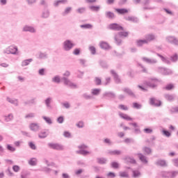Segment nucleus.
I'll use <instances>...</instances> for the list:
<instances>
[{"instance_id":"412c9836","label":"nucleus","mask_w":178,"mask_h":178,"mask_svg":"<svg viewBox=\"0 0 178 178\" xmlns=\"http://www.w3.org/2000/svg\"><path fill=\"white\" fill-rule=\"evenodd\" d=\"M48 134H49V130L47 129L46 131H42L39 134V138H47L48 137Z\"/></svg>"},{"instance_id":"f8f14e48","label":"nucleus","mask_w":178,"mask_h":178,"mask_svg":"<svg viewBox=\"0 0 178 178\" xmlns=\"http://www.w3.org/2000/svg\"><path fill=\"white\" fill-rule=\"evenodd\" d=\"M111 74L113 76L115 82L117 84H120V83H122V81L120 80V78L119 77V75L118 74V73H116V72L115 70H111Z\"/></svg>"},{"instance_id":"a211bd4d","label":"nucleus","mask_w":178,"mask_h":178,"mask_svg":"<svg viewBox=\"0 0 178 178\" xmlns=\"http://www.w3.org/2000/svg\"><path fill=\"white\" fill-rule=\"evenodd\" d=\"M44 104H45L46 107L47 108V109H51L52 106L51 105V104H52V97H47L44 100Z\"/></svg>"},{"instance_id":"c85d7f7f","label":"nucleus","mask_w":178,"mask_h":178,"mask_svg":"<svg viewBox=\"0 0 178 178\" xmlns=\"http://www.w3.org/2000/svg\"><path fill=\"white\" fill-rule=\"evenodd\" d=\"M120 117L122 119H124V120H128V121H131L133 120V118H131L130 116H129L127 114H124L123 113H119Z\"/></svg>"},{"instance_id":"8fccbe9b","label":"nucleus","mask_w":178,"mask_h":178,"mask_svg":"<svg viewBox=\"0 0 178 178\" xmlns=\"http://www.w3.org/2000/svg\"><path fill=\"white\" fill-rule=\"evenodd\" d=\"M165 98L168 101H173V99H175V95H165Z\"/></svg>"},{"instance_id":"2eb2a0df","label":"nucleus","mask_w":178,"mask_h":178,"mask_svg":"<svg viewBox=\"0 0 178 178\" xmlns=\"http://www.w3.org/2000/svg\"><path fill=\"white\" fill-rule=\"evenodd\" d=\"M6 101L10 104H12L15 106H19V100L17 99H12L9 97H6Z\"/></svg>"},{"instance_id":"79ce46f5","label":"nucleus","mask_w":178,"mask_h":178,"mask_svg":"<svg viewBox=\"0 0 178 178\" xmlns=\"http://www.w3.org/2000/svg\"><path fill=\"white\" fill-rule=\"evenodd\" d=\"M29 164L31 166H36L37 165V159L36 158H31L29 161Z\"/></svg>"},{"instance_id":"423d86ee","label":"nucleus","mask_w":178,"mask_h":178,"mask_svg":"<svg viewBox=\"0 0 178 178\" xmlns=\"http://www.w3.org/2000/svg\"><path fill=\"white\" fill-rule=\"evenodd\" d=\"M157 72L161 74H163L164 76H169V74H173V71H172V70L162 67H157Z\"/></svg>"},{"instance_id":"ea45409f","label":"nucleus","mask_w":178,"mask_h":178,"mask_svg":"<svg viewBox=\"0 0 178 178\" xmlns=\"http://www.w3.org/2000/svg\"><path fill=\"white\" fill-rule=\"evenodd\" d=\"M124 92H126L128 94V95H130L131 97H136V95H134V92L130 89V88H124L123 90Z\"/></svg>"},{"instance_id":"680f3d73","label":"nucleus","mask_w":178,"mask_h":178,"mask_svg":"<svg viewBox=\"0 0 178 178\" xmlns=\"http://www.w3.org/2000/svg\"><path fill=\"white\" fill-rule=\"evenodd\" d=\"M83 97L85 99H92V95H88L87 93H84L83 95Z\"/></svg>"},{"instance_id":"7ed1b4c3","label":"nucleus","mask_w":178,"mask_h":178,"mask_svg":"<svg viewBox=\"0 0 178 178\" xmlns=\"http://www.w3.org/2000/svg\"><path fill=\"white\" fill-rule=\"evenodd\" d=\"M128 36H129V32L120 31V32H118V33L115 34L114 40L115 41V43L118 45H122V39H120V38L128 37Z\"/></svg>"},{"instance_id":"0eeeda50","label":"nucleus","mask_w":178,"mask_h":178,"mask_svg":"<svg viewBox=\"0 0 178 178\" xmlns=\"http://www.w3.org/2000/svg\"><path fill=\"white\" fill-rule=\"evenodd\" d=\"M108 29L110 30H113L114 31H123V30H124L123 26L119 25V24L117 23L111 24L108 26Z\"/></svg>"},{"instance_id":"37998d69","label":"nucleus","mask_w":178,"mask_h":178,"mask_svg":"<svg viewBox=\"0 0 178 178\" xmlns=\"http://www.w3.org/2000/svg\"><path fill=\"white\" fill-rule=\"evenodd\" d=\"M72 7H67L65 9L64 12L62 13L63 16H67L70 12H72Z\"/></svg>"},{"instance_id":"5fc2aeb1","label":"nucleus","mask_w":178,"mask_h":178,"mask_svg":"<svg viewBox=\"0 0 178 178\" xmlns=\"http://www.w3.org/2000/svg\"><path fill=\"white\" fill-rule=\"evenodd\" d=\"M143 151L144 152H145V154H147V155H149V154H151L152 152V150L151 149V148L148 147H145L143 148Z\"/></svg>"},{"instance_id":"69168bd1","label":"nucleus","mask_w":178,"mask_h":178,"mask_svg":"<svg viewBox=\"0 0 178 178\" xmlns=\"http://www.w3.org/2000/svg\"><path fill=\"white\" fill-rule=\"evenodd\" d=\"M119 109H122V111H129V108L127 106H124L123 104H120L118 106Z\"/></svg>"},{"instance_id":"a19ab883","label":"nucleus","mask_w":178,"mask_h":178,"mask_svg":"<svg viewBox=\"0 0 178 178\" xmlns=\"http://www.w3.org/2000/svg\"><path fill=\"white\" fill-rule=\"evenodd\" d=\"M67 2V0H58V1H55L54 2V6H59V5H60V3H66Z\"/></svg>"},{"instance_id":"864d4df0","label":"nucleus","mask_w":178,"mask_h":178,"mask_svg":"<svg viewBox=\"0 0 178 178\" xmlns=\"http://www.w3.org/2000/svg\"><path fill=\"white\" fill-rule=\"evenodd\" d=\"M95 84H97V86H101V84H102V81L101 80V78L95 77Z\"/></svg>"},{"instance_id":"58836bf2","label":"nucleus","mask_w":178,"mask_h":178,"mask_svg":"<svg viewBox=\"0 0 178 178\" xmlns=\"http://www.w3.org/2000/svg\"><path fill=\"white\" fill-rule=\"evenodd\" d=\"M52 83H56V84H59L60 83V76L59 75L55 76L51 79Z\"/></svg>"},{"instance_id":"7c9ffc66","label":"nucleus","mask_w":178,"mask_h":178,"mask_svg":"<svg viewBox=\"0 0 178 178\" xmlns=\"http://www.w3.org/2000/svg\"><path fill=\"white\" fill-rule=\"evenodd\" d=\"M76 154H78L79 155H83V156H86V155L90 154V152L86 149H79L76 151Z\"/></svg>"},{"instance_id":"dca6fc26","label":"nucleus","mask_w":178,"mask_h":178,"mask_svg":"<svg viewBox=\"0 0 178 178\" xmlns=\"http://www.w3.org/2000/svg\"><path fill=\"white\" fill-rule=\"evenodd\" d=\"M31 131H38L40 130V124L38 123H31L29 125Z\"/></svg>"},{"instance_id":"0e129e2a","label":"nucleus","mask_w":178,"mask_h":178,"mask_svg":"<svg viewBox=\"0 0 178 178\" xmlns=\"http://www.w3.org/2000/svg\"><path fill=\"white\" fill-rule=\"evenodd\" d=\"M79 149H88V147L86 144H81L78 146Z\"/></svg>"},{"instance_id":"5701e85b","label":"nucleus","mask_w":178,"mask_h":178,"mask_svg":"<svg viewBox=\"0 0 178 178\" xmlns=\"http://www.w3.org/2000/svg\"><path fill=\"white\" fill-rule=\"evenodd\" d=\"M124 19L127 22H132L133 23H138V18H137L136 17L128 16V17H124Z\"/></svg>"},{"instance_id":"20e7f679","label":"nucleus","mask_w":178,"mask_h":178,"mask_svg":"<svg viewBox=\"0 0 178 178\" xmlns=\"http://www.w3.org/2000/svg\"><path fill=\"white\" fill-rule=\"evenodd\" d=\"M74 43L70 40H66L63 42V49L66 52H69L71 49H73Z\"/></svg>"},{"instance_id":"e2e57ef3","label":"nucleus","mask_w":178,"mask_h":178,"mask_svg":"<svg viewBox=\"0 0 178 178\" xmlns=\"http://www.w3.org/2000/svg\"><path fill=\"white\" fill-rule=\"evenodd\" d=\"M38 74L40 76H45V68H41L38 70Z\"/></svg>"},{"instance_id":"4d7b16f0","label":"nucleus","mask_w":178,"mask_h":178,"mask_svg":"<svg viewBox=\"0 0 178 178\" xmlns=\"http://www.w3.org/2000/svg\"><path fill=\"white\" fill-rule=\"evenodd\" d=\"M32 118H35V113H30L25 115V119H31Z\"/></svg>"},{"instance_id":"bb28decb","label":"nucleus","mask_w":178,"mask_h":178,"mask_svg":"<svg viewBox=\"0 0 178 178\" xmlns=\"http://www.w3.org/2000/svg\"><path fill=\"white\" fill-rule=\"evenodd\" d=\"M97 161L99 165H105L106 164V162H108V159L104 157H99L97 159Z\"/></svg>"},{"instance_id":"2f4dec72","label":"nucleus","mask_w":178,"mask_h":178,"mask_svg":"<svg viewBox=\"0 0 178 178\" xmlns=\"http://www.w3.org/2000/svg\"><path fill=\"white\" fill-rule=\"evenodd\" d=\"M15 118V117L13 116V113H10L8 115H5L4 116V120L5 122H12V120H13V119Z\"/></svg>"},{"instance_id":"49530a36","label":"nucleus","mask_w":178,"mask_h":178,"mask_svg":"<svg viewBox=\"0 0 178 178\" xmlns=\"http://www.w3.org/2000/svg\"><path fill=\"white\" fill-rule=\"evenodd\" d=\"M170 60L172 62L176 63L178 60V55L177 54H175L174 55L170 56Z\"/></svg>"},{"instance_id":"603ef678","label":"nucleus","mask_w":178,"mask_h":178,"mask_svg":"<svg viewBox=\"0 0 178 178\" xmlns=\"http://www.w3.org/2000/svg\"><path fill=\"white\" fill-rule=\"evenodd\" d=\"M89 51H90V53L92 55H95V54L97 52V49H95V47H94V46L89 47Z\"/></svg>"},{"instance_id":"cd10ccee","label":"nucleus","mask_w":178,"mask_h":178,"mask_svg":"<svg viewBox=\"0 0 178 178\" xmlns=\"http://www.w3.org/2000/svg\"><path fill=\"white\" fill-rule=\"evenodd\" d=\"M99 47L102 49H109V44L106 42L101 41L99 42Z\"/></svg>"},{"instance_id":"3c124183","label":"nucleus","mask_w":178,"mask_h":178,"mask_svg":"<svg viewBox=\"0 0 178 178\" xmlns=\"http://www.w3.org/2000/svg\"><path fill=\"white\" fill-rule=\"evenodd\" d=\"M81 29H92L91 24H86L80 26Z\"/></svg>"},{"instance_id":"39448f33","label":"nucleus","mask_w":178,"mask_h":178,"mask_svg":"<svg viewBox=\"0 0 178 178\" xmlns=\"http://www.w3.org/2000/svg\"><path fill=\"white\" fill-rule=\"evenodd\" d=\"M159 81H161L156 78H152L150 79V81L145 83V86H147V87H150V88H155V87L158 86Z\"/></svg>"},{"instance_id":"c9c22d12","label":"nucleus","mask_w":178,"mask_h":178,"mask_svg":"<svg viewBox=\"0 0 178 178\" xmlns=\"http://www.w3.org/2000/svg\"><path fill=\"white\" fill-rule=\"evenodd\" d=\"M89 9L92 12H99V9H101V6H90Z\"/></svg>"},{"instance_id":"4468645a","label":"nucleus","mask_w":178,"mask_h":178,"mask_svg":"<svg viewBox=\"0 0 178 178\" xmlns=\"http://www.w3.org/2000/svg\"><path fill=\"white\" fill-rule=\"evenodd\" d=\"M149 104L152 106H161V105L162 104V102L159 100L156 99L154 97H152L149 99Z\"/></svg>"},{"instance_id":"4c0bfd02","label":"nucleus","mask_w":178,"mask_h":178,"mask_svg":"<svg viewBox=\"0 0 178 178\" xmlns=\"http://www.w3.org/2000/svg\"><path fill=\"white\" fill-rule=\"evenodd\" d=\"M42 17H43V19H48V17H49V10L44 9L42 12Z\"/></svg>"},{"instance_id":"a18cd8bd","label":"nucleus","mask_w":178,"mask_h":178,"mask_svg":"<svg viewBox=\"0 0 178 178\" xmlns=\"http://www.w3.org/2000/svg\"><path fill=\"white\" fill-rule=\"evenodd\" d=\"M132 173L133 177L134 178L140 177V176H141V172H140V171L138 170H133Z\"/></svg>"},{"instance_id":"f257e3e1","label":"nucleus","mask_w":178,"mask_h":178,"mask_svg":"<svg viewBox=\"0 0 178 178\" xmlns=\"http://www.w3.org/2000/svg\"><path fill=\"white\" fill-rule=\"evenodd\" d=\"M63 76H64V77L62 78V80L65 86H68V87H70V88H78L76 84L72 82V81H70L69 79L66 78L70 76V71H65V72L63 74Z\"/></svg>"},{"instance_id":"b1692460","label":"nucleus","mask_w":178,"mask_h":178,"mask_svg":"<svg viewBox=\"0 0 178 178\" xmlns=\"http://www.w3.org/2000/svg\"><path fill=\"white\" fill-rule=\"evenodd\" d=\"M38 59H48V53L40 51L38 53Z\"/></svg>"},{"instance_id":"774afa93","label":"nucleus","mask_w":178,"mask_h":178,"mask_svg":"<svg viewBox=\"0 0 178 178\" xmlns=\"http://www.w3.org/2000/svg\"><path fill=\"white\" fill-rule=\"evenodd\" d=\"M29 147H30L31 149H37V147L35 146V145L34 144V143H33V142H29Z\"/></svg>"},{"instance_id":"f3484780","label":"nucleus","mask_w":178,"mask_h":178,"mask_svg":"<svg viewBox=\"0 0 178 178\" xmlns=\"http://www.w3.org/2000/svg\"><path fill=\"white\" fill-rule=\"evenodd\" d=\"M145 38L147 43L149 44V42H151V41H154V40L156 38V36H155L154 34H148L145 35Z\"/></svg>"},{"instance_id":"09e8293b","label":"nucleus","mask_w":178,"mask_h":178,"mask_svg":"<svg viewBox=\"0 0 178 178\" xmlns=\"http://www.w3.org/2000/svg\"><path fill=\"white\" fill-rule=\"evenodd\" d=\"M133 108H134L135 109H141L143 108V105L137 102H134L133 103Z\"/></svg>"},{"instance_id":"9b49d317","label":"nucleus","mask_w":178,"mask_h":178,"mask_svg":"<svg viewBox=\"0 0 178 178\" xmlns=\"http://www.w3.org/2000/svg\"><path fill=\"white\" fill-rule=\"evenodd\" d=\"M22 31H24L26 33H31L32 34H34V33H37V30L34 26H29V25H25Z\"/></svg>"},{"instance_id":"e433bc0d","label":"nucleus","mask_w":178,"mask_h":178,"mask_svg":"<svg viewBox=\"0 0 178 178\" xmlns=\"http://www.w3.org/2000/svg\"><path fill=\"white\" fill-rule=\"evenodd\" d=\"M108 154L110 155H122V151L120 150H108Z\"/></svg>"},{"instance_id":"de8ad7c7","label":"nucleus","mask_w":178,"mask_h":178,"mask_svg":"<svg viewBox=\"0 0 178 178\" xmlns=\"http://www.w3.org/2000/svg\"><path fill=\"white\" fill-rule=\"evenodd\" d=\"M42 119L47 123V124H52V120L50 118L42 116Z\"/></svg>"},{"instance_id":"393cba45","label":"nucleus","mask_w":178,"mask_h":178,"mask_svg":"<svg viewBox=\"0 0 178 178\" xmlns=\"http://www.w3.org/2000/svg\"><path fill=\"white\" fill-rule=\"evenodd\" d=\"M157 56H159V58H161L162 62H163V63H166L167 65H170V60H169V58L164 57L163 56L157 54Z\"/></svg>"},{"instance_id":"f704fd0d","label":"nucleus","mask_w":178,"mask_h":178,"mask_svg":"<svg viewBox=\"0 0 178 178\" xmlns=\"http://www.w3.org/2000/svg\"><path fill=\"white\" fill-rule=\"evenodd\" d=\"M105 16L107 19H115V13L111 12V11H107L105 13Z\"/></svg>"},{"instance_id":"473e14b6","label":"nucleus","mask_w":178,"mask_h":178,"mask_svg":"<svg viewBox=\"0 0 178 178\" xmlns=\"http://www.w3.org/2000/svg\"><path fill=\"white\" fill-rule=\"evenodd\" d=\"M147 44L148 43H147V41L145 40V39L136 40L137 47H143V45H145Z\"/></svg>"},{"instance_id":"13d9d810","label":"nucleus","mask_w":178,"mask_h":178,"mask_svg":"<svg viewBox=\"0 0 178 178\" xmlns=\"http://www.w3.org/2000/svg\"><path fill=\"white\" fill-rule=\"evenodd\" d=\"M119 176L120 177H127V178H129V174L127 173V172H119Z\"/></svg>"},{"instance_id":"f03ea898","label":"nucleus","mask_w":178,"mask_h":178,"mask_svg":"<svg viewBox=\"0 0 178 178\" xmlns=\"http://www.w3.org/2000/svg\"><path fill=\"white\" fill-rule=\"evenodd\" d=\"M4 54H7V55H19V49L17 46L13 44L8 47L4 51Z\"/></svg>"},{"instance_id":"052dcab7","label":"nucleus","mask_w":178,"mask_h":178,"mask_svg":"<svg viewBox=\"0 0 178 178\" xmlns=\"http://www.w3.org/2000/svg\"><path fill=\"white\" fill-rule=\"evenodd\" d=\"M51 171H52V169L48 167H43L42 169V172H45V173H51Z\"/></svg>"},{"instance_id":"4be33fe9","label":"nucleus","mask_w":178,"mask_h":178,"mask_svg":"<svg viewBox=\"0 0 178 178\" xmlns=\"http://www.w3.org/2000/svg\"><path fill=\"white\" fill-rule=\"evenodd\" d=\"M140 161L143 163H148V160H147V156H144V154H141V153H138L137 154Z\"/></svg>"},{"instance_id":"6e6552de","label":"nucleus","mask_w":178,"mask_h":178,"mask_svg":"<svg viewBox=\"0 0 178 178\" xmlns=\"http://www.w3.org/2000/svg\"><path fill=\"white\" fill-rule=\"evenodd\" d=\"M178 175V171H164L162 172L161 175L163 177H176Z\"/></svg>"},{"instance_id":"ddd939ff","label":"nucleus","mask_w":178,"mask_h":178,"mask_svg":"<svg viewBox=\"0 0 178 178\" xmlns=\"http://www.w3.org/2000/svg\"><path fill=\"white\" fill-rule=\"evenodd\" d=\"M142 60L145 62V63H149V65H155V63H158V60L155 58H148L147 57H143Z\"/></svg>"},{"instance_id":"1a4fd4ad","label":"nucleus","mask_w":178,"mask_h":178,"mask_svg":"<svg viewBox=\"0 0 178 178\" xmlns=\"http://www.w3.org/2000/svg\"><path fill=\"white\" fill-rule=\"evenodd\" d=\"M48 147L51 148V149H56L57 151H63L64 149L63 145L59 143H48Z\"/></svg>"},{"instance_id":"aec40b11","label":"nucleus","mask_w":178,"mask_h":178,"mask_svg":"<svg viewBox=\"0 0 178 178\" xmlns=\"http://www.w3.org/2000/svg\"><path fill=\"white\" fill-rule=\"evenodd\" d=\"M103 97L104 98H115L116 97V95L115 93H113V92H106L103 94Z\"/></svg>"},{"instance_id":"c756f323","label":"nucleus","mask_w":178,"mask_h":178,"mask_svg":"<svg viewBox=\"0 0 178 178\" xmlns=\"http://www.w3.org/2000/svg\"><path fill=\"white\" fill-rule=\"evenodd\" d=\"M124 160L126 161V162H128L129 163H132V164L136 163V159H134V158L131 156H126L124 158Z\"/></svg>"},{"instance_id":"6e6d98bb","label":"nucleus","mask_w":178,"mask_h":178,"mask_svg":"<svg viewBox=\"0 0 178 178\" xmlns=\"http://www.w3.org/2000/svg\"><path fill=\"white\" fill-rule=\"evenodd\" d=\"M86 10V7L79 8L76 10L77 13H80L81 15L85 13Z\"/></svg>"},{"instance_id":"9d476101","label":"nucleus","mask_w":178,"mask_h":178,"mask_svg":"<svg viewBox=\"0 0 178 178\" xmlns=\"http://www.w3.org/2000/svg\"><path fill=\"white\" fill-rule=\"evenodd\" d=\"M167 42L169 44H172L173 45H177L178 47V39L175 36H167L165 38Z\"/></svg>"},{"instance_id":"c03bdc74","label":"nucleus","mask_w":178,"mask_h":178,"mask_svg":"<svg viewBox=\"0 0 178 178\" xmlns=\"http://www.w3.org/2000/svg\"><path fill=\"white\" fill-rule=\"evenodd\" d=\"M100 93H101V89H98V88L92 89V91H91L92 95H98Z\"/></svg>"},{"instance_id":"a878e982","label":"nucleus","mask_w":178,"mask_h":178,"mask_svg":"<svg viewBox=\"0 0 178 178\" xmlns=\"http://www.w3.org/2000/svg\"><path fill=\"white\" fill-rule=\"evenodd\" d=\"M31 62H33V58H29V59H26L22 60V63H21V66L22 67H24L25 66H29V65H30V63H31Z\"/></svg>"},{"instance_id":"72a5a7b5","label":"nucleus","mask_w":178,"mask_h":178,"mask_svg":"<svg viewBox=\"0 0 178 178\" xmlns=\"http://www.w3.org/2000/svg\"><path fill=\"white\" fill-rule=\"evenodd\" d=\"M116 12L120 15H124L129 13V10L126 8H117L115 9Z\"/></svg>"},{"instance_id":"6ab92c4d","label":"nucleus","mask_w":178,"mask_h":178,"mask_svg":"<svg viewBox=\"0 0 178 178\" xmlns=\"http://www.w3.org/2000/svg\"><path fill=\"white\" fill-rule=\"evenodd\" d=\"M155 165H156V166H161L162 168L168 166V163H166V161L162 160V159L157 160L155 163Z\"/></svg>"},{"instance_id":"338daca9","label":"nucleus","mask_w":178,"mask_h":178,"mask_svg":"<svg viewBox=\"0 0 178 178\" xmlns=\"http://www.w3.org/2000/svg\"><path fill=\"white\" fill-rule=\"evenodd\" d=\"M111 168L113 169H118L119 168V163L118 162H112L111 163Z\"/></svg>"},{"instance_id":"bf43d9fd","label":"nucleus","mask_w":178,"mask_h":178,"mask_svg":"<svg viewBox=\"0 0 178 178\" xmlns=\"http://www.w3.org/2000/svg\"><path fill=\"white\" fill-rule=\"evenodd\" d=\"M7 149L10 152H15L16 151V148L10 145H7Z\"/></svg>"}]
</instances>
